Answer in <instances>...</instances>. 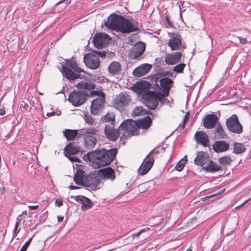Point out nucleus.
<instances>
[{
    "instance_id": "obj_1",
    "label": "nucleus",
    "mask_w": 251,
    "mask_h": 251,
    "mask_svg": "<svg viewBox=\"0 0 251 251\" xmlns=\"http://www.w3.org/2000/svg\"><path fill=\"white\" fill-rule=\"evenodd\" d=\"M104 25L109 29L122 33H129L137 31L139 29L137 22L115 14L108 17L104 22Z\"/></svg>"
},
{
    "instance_id": "obj_2",
    "label": "nucleus",
    "mask_w": 251,
    "mask_h": 251,
    "mask_svg": "<svg viewBox=\"0 0 251 251\" xmlns=\"http://www.w3.org/2000/svg\"><path fill=\"white\" fill-rule=\"evenodd\" d=\"M117 152L116 148L109 150L105 149L89 152L84 155V160H89L95 168H99L109 165L113 161Z\"/></svg>"
},
{
    "instance_id": "obj_3",
    "label": "nucleus",
    "mask_w": 251,
    "mask_h": 251,
    "mask_svg": "<svg viewBox=\"0 0 251 251\" xmlns=\"http://www.w3.org/2000/svg\"><path fill=\"white\" fill-rule=\"evenodd\" d=\"M150 126H118L115 128L114 126H105L104 133L107 138L113 142L116 141L120 135V130H127V135H137L139 133L140 128L148 129Z\"/></svg>"
},
{
    "instance_id": "obj_4",
    "label": "nucleus",
    "mask_w": 251,
    "mask_h": 251,
    "mask_svg": "<svg viewBox=\"0 0 251 251\" xmlns=\"http://www.w3.org/2000/svg\"><path fill=\"white\" fill-rule=\"evenodd\" d=\"M159 153L157 149L151 151L150 153L144 159L140 167L138 170V173L139 175L144 176L147 174L152 168L154 162V157Z\"/></svg>"
},
{
    "instance_id": "obj_5",
    "label": "nucleus",
    "mask_w": 251,
    "mask_h": 251,
    "mask_svg": "<svg viewBox=\"0 0 251 251\" xmlns=\"http://www.w3.org/2000/svg\"><path fill=\"white\" fill-rule=\"evenodd\" d=\"M143 99L146 105L151 109H155L158 104V101L164 98L158 92L148 91L143 94Z\"/></svg>"
},
{
    "instance_id": "obj_6",
    "label": "nucleus",
    "mask_w": 251,
    "mask_h": 251,
    "mask_svg": "<svg viewBox=\"0 0 251 251\" xmlns=\"http://www.w3.org/2000/svg\"><path fill=\"white\" fill-rule=\"evenodd\" d=\"M131 101V96L126 93H121L113 100V106L118 109L124 110Z\"/></svg>"
},
{
    "instance_id": "obj_7",
    "label": "nucleus",
    "mask_w": 251,
    "mask_h": 251,
    "mask_svg": "<svg viewBox=\"0 0 251 251\" xmlns=\"http://www.w3.org/2000/svg\"><path fill=\"white\" fill-rule=\"evenodd\" d=\"M159 85L156 84V85L159 89V92L163 98L167 97L169 96L171 89L173 85V80L168 77H162L159 80Z\"/></svg>"
},
{
    "instance_id": "obj_8",
    "label": "nucleus",
    "mask_w": 251,
    "mask_h": 251,
    "mask_svg": "<svg viewBox=\"0 0 251 251\" xmlns=\"http://www.w3.org/2000/svg\"><path fill=\"white\" fill-rule=\"evenodd\" d=\"M87 95L82 91H73L68 97V100L74 106H80L86 100Z\"/></svg>"
},
{
    "instance_id": "obj_9",
    "label": "nucleus",
    "mask_w": 251,
    "mask_h": 251,
    "mask_svg": "<svg viewBox=\"0 0 251 251\" xmlns=\"http://www.w3.org/2000/svg\"><path fill=\"white\" fill-rule=\"evenodd\" d=\"M168 46L173 51L183 50L186 48L180 35L172 36L168 42Z\"/></svg>"
},
{
    "instance_id": "obj_10",
    "label": "nucleus",
    "mask_w": 251,
    "mask_h": 251,
    "mask_svg": "<svg viewBox=\"0 0 251 251\" xmlns=\"http://www.w3.org/2000/svg\"><path fill=\"white\" fill-rule=\"evenodd\" d=\"M85 132V133H83V135L84 136V138L86 146L87 148H92L96 144L97 139L94 135L97 134L98 131L93 128L87 129Z\"/></svg>"
},
{
    "instance_id": "obj_11",
    "label": "nucleus",
    "mask_w": 251,
    "mask_h": 251,
    "mask_svg": "<svg viewBox=\"0 0 251 251\" xmlns=\"http://www.w3.org/2000/svg\"><path fill=\"white\" fill-rule=\"evenodd\" d=\"M83 60L86 65L91 69H97L100 66L99 58L94 53H89L85 54Z\"/></svg>"
},
{
    "instance_id": "obj_12",
    "label": "nucleus",
    "mask_w": 251,
    "mask_h": 251,
    "mask_svg": "<svg viewBox=\"0 0 251 251\" xmlns=\"http://www.w3.org/2000/svg\"><path fill=\"white\" fill-rule=\"evenodd\" d=\"M151 119L150 116L134 121L132 119H127L124 121L120 126H151Z\"/></svg>"
},
{
    "instance_id": "obj_13",
    "label": "nucleus",
    "mask_w": 251,
    "mask_h": 251,
    "mask_svg": "<svg viewBox=\"0 0 251 251\" xmlns=\"http://www.w3.org/2000/svg\"><path fill=\"white\" fill-rule=\"evenodd\" d=\"M182 57V54L179 51L167 53L164 57V62L168 65H174L179 63Z\"/></svg>"
},
{
    "instance_id": "obj_14",
    "label": "nucleus",
    "mask_w": 251,
    "mask_h": 251,
    "mask_svg": "<svg viewBox=\"0 0 251 251\" xmlns=\"http://www.w3.org/2000/svg\"><path fill=\"white\" fill-rule=\"evenodd\" d=\"M110 39L108 34L104 33H98L96 34L93 38L94 45L100 49L105 46L107 41Z\"/></svg>"
},
{
    "instance_id": "obj_15",
    "label": "nucleus",
    "mask_w": 251,
    "mask_h": 251,
    "mask_svg": "<svg viewBox=\"0 0 251 251\" xmlns=\"http://www.w3.org/2000/svg\"><path fill=\"white\" fill-rule=\"evenodd\" d=\"M98 174L102 179L104 180L113 181L116 178L115 171L110 167L100 169L98 171Z\"/></svg>"
},
{
    "instance_id": "obj_16",
    "label": "nucleus",
    "mask_w": 251,
    "mask_h": 251,
    "mask_svg": "<svg viewBox=\"0 0 251 251\" xmlns=\"http://www.w3.org/2000/svg\"><path fill=\"white\" fill-rule=\"evenodd\" d=\"M105 99L103 98L100 99H95L91 103L90 110L92 114L94 115H99L102 110L103 109L104 106Z\"/></svg>"
},
{
    "instance_id": "obj_17",
    "label": "nucleus",
    "mask_w": 251,
    "mask_h": 251,
    "mask_svg": "<svg viewBox=\"0 0 251 251\" xmlns=\"http://www.w3.org/2000/svg\"><path fill=\"white\" fill-rule=\"evenodd\" d=\"M151 69V65L143 64L136 67L133 71V75L136 77H141L147 74Z\"/></svg>"
},
{
    "instance_id": "obj_18",
    "label": "nucleus",
    "mask_w": 251,
    "mask_h": 251,
    "mask_svg": "<svg viewBox=\"0 0 251 251\" xmlns=\"http://www.w3.org/2000/svg\"><path fill=\"white\" fill-rule=\"evenodd\" d=\"M203 126H221L217 115L210 114L205 115L202 119Z\"/></svg>"
},
{
    "instance_id": "obj_19",
    "label": "nucleus",
    "mask_w": 251,
    "mask_h": 251,
    "mask_svg": "<svg viewBox=\"0 0 251 251\" xmlns=\"http://www.w3.org/2000/svg\"><path fill=\"white\" fill-rule=\"evenodd\" d=\"M208 159L209 157L205 152L203 151H199L197 152V156L194 159V164L203 168Z\"/></svg>"
},
{
    "instance_id": "obj_20",
    "label": "nucleus",
    "mask_w": 251,
    "mask_h": 251,
    "mask_svg": "<svg viewBox=\"0 0 251 251\" xmlns=\"http://www.w3.org/2000/svg\"><path fill=\"white\" fill-rule=\"evenodd\" d=\"M77 202L82 203L81 209L83 211H85L92 206V201L83 196H77L75 199Z\"/></svg>"
},
{
    "instance_id": "obj_21",
    "label": "nucleus",
    "mask_w": 251,
    "mask_h": 251,
    "mask_svg": "<svg viewBox=\"0 0 251 251\" xmlns=\"http://www.w3.org/2000/svg\"><path fill=\"white\" fill-rule=\"evenodd\" d=\"M151 84L147 81H141L136 82L134 86V90L135 92L141 93L143 92L145 93L150 91L151 87Z\"/></svg>"
},
{
    "instance_id": "obj_22",
    "label": "nucleus",
    "mask_w": 251,
    "mask_h": 251,
    "mask_svg": "<svg viewBox=\"0 0 251 251\" xmlns=\"http://www.w3.org/2000/svg\"><path fill=\"white\" fill-rule=\"evenodd\" d=\"M212 148L216 152L219 153L228 150L229 145L226 141H217L213 144Z\"/></svg>"
},
{
    "instance_id": "obj_23",
    "label": "nucleus",
    "mask_w": 251,
    "mask_h": 251,
    "mask_svg": "<svg viewBox=\"0 0 251 251\" xmlns=\"http://www.w3.org/2000/svg\"><path fill=\"white\" fill-rule=\"evenodd\" d=\"M61 72L63 76L69 80H75L79 78V75L75 73L70 68L64 65H62V69Z\"/></svg>"
},
{
    "instance_id": "obj_24",
    "label": "nucleus",
    "mask_w": 251,
    "mask_h": 251,
    "mask_svg": "<svg viewBox=\"0 0 251 251\" xmlns=\"http://www.w3.org/2000/svg\"><path fill=\"white\" fill-rule=\"evenodd\" d=\"M146 49L145 44L140 42L137 43L133 48L132 52L134 59L138 58L145 51Z\"/></svg>"
},
{
    "instance_id": "obj_25",
    "label": "nucleus",
    "mask_w": 251,
    "mask_h": 251,
    "mask_svg": "<svg viewBox=\"0 0 251 251\" xmlns=\"http://www.w3.org/2000/svg\"><path fill=\"white\" fill-rule=\"evenodd\" d=\"M195 136L198 142L201 143L204 147L208 146L209 140L206 133L203 131H198L195 133Z\"/></svg>"
},
{
    "instance_id": "obj_26",
    "label": "nucleus",
    "mask_w": 251,
    "mask_h": 251,
    "mask_svg": "<svg viewBox=\"0 0 251 251\" xmlns=\"http://www.w3.org/2000/svg\"><path fill=\"white\" fill-rule=\"evenodd\" d=\"M203 170L209 172H216L222 170V167L218 164L208 159Z\"/></svg>"
},
{
    "instance_id": "obj_27",
    "label": "nucleus",
    "mask_w": 251,
    "mask_h": 251,
    "mask_svg": "<svg viewBox=\"0 0 251 251\" xmlns=\"http://www.w3.org/2000/svg\"><path fill=\"white\" fill-rule=\"evenodd\" d=\"M65 152L67 155H74L79 151V148L75 143H69L64 149Z\"/></svg>"
},
{
    "instance_id": "obj_28",
    "label": "nucleus",
    "mask_w": 251,
    "mask_h": 251,
    "mask_svg": "<svg viewBox=\"0 0 251 251\" xmlns=\"http://www.w3.org/2000/svg\"><path fill=\"white\" fill-rule=\"evenodd\" d=\"M108 71L112 75L119 74L121 71V65L120 63L113 61L108 66Z\"/></svg>"
},
{
    "instance_id": "obj_29",
    "label": "nucleus",
    "mask_w": 251,
    "mask_h": 251,
    "mask_svg": "<svg viewBox=\"0 0 251 251\" xmlns=\"http://www.w3.org/2000/svg\"><path fill=\"white\" fill-rule=\"evenodd\" d=\"M86 179L87 185L89 186L97 187L100 183V180L96 174H90L87 177Z\"/></svg>"
},
{
    "instance_id": "obj_30",
    "label": "nucleus",
    "mask_w": 251,
    "mask_h": 251,
    "mask_svg": "<svg viewBox=\"0 0 251 251\" xmlns=\"http://www.w3.org/2000/svg\"><path fill=\"white\" fill-rule=\"evenodd\" d=\"M76 86L79 89L88 91H91L95 88V84L91 81L85 82L83 81L80 82L77 84Z\"/></svg>"
},
{
    "instance_id": "obj_31",
    "label": "nucleus",
    "mask_w": 251,
    "mask_h": 251,
    "mask_svg": "<svg viewBox=\"0 0 251 251\" xmlns=\"http://www.w3.org/2000/svg\"><path fill=\"white\" fill-rule=\"evenodd\" d=\"M63 134L68 140H74L78 134L77 130L66 129L63 131Z\"/></svg>"
},
{
    "instance_id": "obj_32",
    "label": "nucleus",
    "mask_w": 251,
    "mask_h": 251,
    "mask_svg": "<svg viewBox=\"0 0 251 251\" xmlns=\"http://www.w3.org/2000/svg\"><path fill=\"white\" fill-rule=\"evenodd\" d=\"M226 126H242L239 121L238 116L234 114L229 117L226 121Z\"/></svg>"
},
{
    "instance_id": "obj_33",
    "label": "nucleus",
    "mask_w": 251,
    "mask_h": 251,
    "mask_svg": "<svg viewBox=\"0 0 251 251\" xmlns=\"http://www.w3.org/2000/svg\"><path fill=\"white\" fill-rule=\"evenodd\" d=\"M67 65L76 73L84 72V71L78 66L75 59L73 58L67 62Z\"/></svg>"
},
{
    "instance_id": "obj_34",
    "label": "nucleus",
    "mask_w": 251,
    "mask_h": 251,
    "mask_svg": "<svg viewBox=\"0 0 251 251\" xmlns=\"http://www.w3.org/2000/svg\"><path fill=\"white\" fill-rule=\"evenodd\" d=\"M102 122L109 123L114 125L115 123V116L114 113H107L101 119Z\"/></svg>"
},
{
    "instance_id": "obj_35",
    "label": "nucleus",
    "mask_w": 251,
    "mask_h": 251,
    "mask_svg": "<svg viewBox=\"0 0 251 251\" xmlns=\"http://www.w3.org/2000/svg\"><path fill=\"white\" fill-rule=\"evenodd\" d=\"M246 150V148L243 143L235 142L234 144L233 152L235 154H241Z\"/></svg>"
},
{
    "instance_id": "obj_36",
    "label": "nucleus",
    "mask_w": 251,
    "mask_h": 251,
    "mask_svg": "<svg viewBox=\"0 0 251 251\" xmlns=\"http://www.w3.org/2000/svg\"><path fill=\"white\" fill-rule=\"evenodd\" d=\"M74 180L76 184H82L84 180V172L82 171H77L74 176Z\"/></svg>"
},
{
    "instance_id": "obj_37",
    "label": "nucleus",
    "mask_w": 251,
    "mask_h": 251,
    "mask_svg": "<svg viewBox=\"0 0 251 251\" xmlns=\"http://www.w3.org/2000/svg\"><path fill=\"white\" fill-rule=\"evenodd\" d=\"M218 161L223 166H229L231 164L232 160L230 156L225 155L218 158Z\"/></svg>"
},
{
    "instance_id": "obj_38",
    "label": "nucleus",
    "mask_w": 251,
    "mask_h": 251,
    "mask_svg": "<svg viewBox=\"0 0 251 251\" xmlns=\"http://www.w3.org/2000/svg\"><path fill=\"white\" fill-rule=\"evenodd\" d=\"M186 66V64L184 63H179L175 67H174L173 69V71L176 73H182L183 72L184 69Z\"/></svg>"
},
{
    "instance_id": "obj_39",
    "label": "nucleus",
    "mask_w": 251,
    "mask_h": 251,
    "mask_svg": "<svg viewBox=\"0 0 251 251\" xmlns=\"http://www.w3.org/2000/svg\"><path fill=\"white\" fill-rule=\"evenodd\" d=\"M84 119L86 123L89 125H93L95 124V119L88 113L84 114Z\"/></svg>"
},
{
    "instance_id": "obj_40",
    "label": "nucleus",
    "mask_w": 251,
    "mask_h": 251,
    "mask_svg": "<svg viewBox=\"0 0 251 251\" xmlns=\"http://www.w3.org/2000/svg\"><path fill=\"white\" fill-rule=\"evenodd\" d=\"M144 114V109L142 106H137L132 111V115L134 117L139 116Z\"/></svg>"
},
{
    "instance_id": "obj_41",
    "label": "nucleus",
    "mask_w": 251,
    "mask_h": 251,
    "mask_svg": "<svg viewBox=\"0 0 251 251\" xmlns=\"http://www.w3.org/2000/svg\"><path fill=\"white\" fill-rule=\"evenodd\" d=\"M187 161V160H184V159L180 160L176 166V169L177 171L180 172L182 170L185 166V164Z\"/></svg>"
},
{
    "instance_id": "obj_42",
    "label": "nucleus",
    "mask_w": 251,
    "mask_h": 251,
    "mask_svg": "<svg viewBox=\"0 0 251 251\" xmlns=\"http://www.w3.org/2000/svg\"><path fill=\"white\" fill-rule=\"evenodd\" d=\"M91 96H98L99 97L97 99H105V94L103 92L100 91L96 90L93 91L91 92Z\"/></svg>"
},
{
    "instance_id": "obj_43",
    "label": "nucleus",
    "mask_w": 251,
    "mask_h": 251,
    "mask_svg": "<svg viewBox=\"0 0 251 251\" xmlns=\"http://www.w3.org/2000/svg\"><path fill=\"white\" fill-rule=\"evenodd\" d=\"M229 130L235 133H240L243 131V126H227Z\"/></svg>"
},
{
    "instance_id": "obj_44",
    "label": "nucleus",
    "mask_w": 251,
    "mask_h": 251,
    "mask_svg": "<svg viewBox=\"0 0 251 251\" xmlns=\"http://www.w3.org/2000/svg\"><path fill=\"white\" fill-rule=\"evenodd\" d=\"M216 131L220 136V138H224L226 135L224 130L222 128V126H217Z\"/></svg>"
},
{
    "instance_id": "obj_45",
    "label": "nucleus",
    "mask_w": 251,
    "mask_h": 251,
    "mask_svg": "<svg viewBox=\"0 0 251 251\" xmlns=\"http://www.w3.org/2000/svg\"><path fill=\"white\" fill-rule=\"evenodd\" d=\"M32 238H30L25 243L23 246L20 251H26L27 248L29 247Z\"/></svg>"
},
{
    "instance_id": "obj_46",
    "label": "nucleus",
    "mask_w": 251,
    "mask_h": 251,
    "mask_svg": "<svg viewBox=\"0 0 251 251\" xmlns=\"http://www.w3.org/2000/svg\"><path fill=\"white\" fill-rule=\"evenodd\" d=\"M150 230V228L149 227L142 229L141 230H140L137 233L132 234V237L134 238L135 237H139L142 233L146 232L147 231H149Z\"/></svg>"
},
{
    "instance_id": "obj_47",
    "label": "nucleus",
    "mask_w": 251,
    "mask_h": 251,
    "mask_svg": "<svg viewBox=\"0 0 251 251\" xmlns=\"http://www.w3.org/2000/svg\"><path fill=\"white\" fill-rule=\"evenodd\" d=\"M190 112L189 111H188L186 113L184 117V118L183 119V121H182V126H185L186 123H187V122L188 121V120H189V118H190Z\"/></svg>"
},
{
    "instance_id": "obj_48",
    "label": "nucleus",
    "mask_w": 251,
    "mask_h": 251,
    "mask_svg": "<svg viewBox=\"0 0 251 251\" xmlns=\"http://www.w3.org/2000/svg\"><path fill=\"white\" fill-rule=\"evenodd\" d=\"M18 226H19V222H17L15 224V227H14V235H13V236H14V237H16L17 236V235L18 234V233L20 231V230L18 229Z\"/></svg>"
},
{
    "instance_id": "obj_49",
    "label": "nucleus",
    "mask_w": 251,
    "mask_h": 251,
    "mask_svg": "<svg viewBox=\"0 0 251 251\" xmlns=\"http://www.w3.org/2000/svg\"><path fill=\"white\" fill-rule=\"evenodd\" d=\"M240 44L245 45L248 43V40L246 37L243 38L241 37H238Z\"/></svg>"
},
{
    "instance_id": "obj_50",
    "label": "nucleus",
    "mask_w": 251,
    "mask_h": 251,
    "mask_svg": "<svg viewBox=\"0 0 251 251\" xmlns=\"http://www.w3.org/2000/svg\"><path fill=\"white\" fill-rule=\"evenodd\" d=\"M55 204L57 206H61L63 204L62 200L61 199H57L55 200Z\"/></svg>"
},
{
    "instance_id": "obj_51",
    "label": "nucleus",
    "mask_w": 251,
    "mask_h": 251,
    "mask_svg": "<svg viewBox=\"0 0 251 251\" xmlns=\"http://www.w3.org/2000/svg\"><path fill=\"white\" fill-rule=\"evenodd\" d=\"M251 200V198H249V199H248L247 200H246L243 203H242L240 205L235 207V209H237V210L239 209L240 208L242 207L246 203L248 202Z\"/></svg>"
},
{
    "instance_id": "obj_52",
    "label": "nucleus",
    "mask_w": 251,
    "mask_h": 251,
    "mask_svg": "<svg viewBox=\"0 0 251 251\" xmlns=\"http://www.w3.org/2000/svg\"><path fill=\"white\" fill-rule=\"evenodd\" d=\"M21 106L25 111L27 110L28 108L29 105L27 103H25L24 101H22L21 103Z\"/></svg>"
},
{
    "instance_id": "obj_53",
    "label": "nucleus",
    "mask_w": 251,
    "mask_h": 251,
    "mask_svg": "<svg viewBox=\"0 0 251 251\" xmlns=\"http://www.w3.org/2000/svg\"><path fill=\"white\" fill-rule=\"evenodd\" d=\"M70 159L71 161H72L73 162H79L80 161L79 159L76 157H73L70 158Z\"/></svg>"
},
{
    "instance_id": "obj_54",
    "label": "nucleus",
    "mask_w": 251,
    "mask_h": 251,
    "mask_svg": "<svg viewBox=\"0 0 251 251\" xmlns=\"http://www.w3.org/2000/svg\"><path fill=\"white\" fill-rule=\"evenodd\" d=\"M39 206L38 205H33V206H28V208L29 210H35L38 208Z\"/></svg>"
},
{
    "instance_id": "obj_55",
    "label": "nucleus",
    "mask_w": 251,
    "mask_h": 251,
    "mask_svg": "<svg viewBox=\"0 0 251 251\" xmlns=\"http://www.w3.org/2000/svg\"><path fill=\"white\" fill-rule=\"evenodd\" d=\"M55 112L53 111V112H48V113H47V116L48 117H51V116L55 115Z\"/></svg>"
},
{
    "instance_id": "obj_56",
    "label": "nucleus",
    "mask_w": 251,
    "mask_h": 251,
    "mask_svg": "<svg viewBox=\"0 0 251 251\" xmlns=\"http://www.w3.org/2000/svg\"><path fill=\"white\" fill-rule=\"evenodd\" d=\"M5 113V112L3 109H0V115H3Z\"/></svg>"
},
{
    "instance_id": "obj_57",
    "label": "nucleus",
    "mask_w": 251,
    "mask_h": 251,
    "mask_svg": "<svg viewBox=\"0 0 251 251\" xmlns=\"http://www.w3.org/2000/svg\"><path fill=\"white\" fill-rule=\"evenodd\" d=\"M4 190H5V189H4V187H0V193L1 194H3L4 193Z\"/></svg>"
},
{
    "instance_id": "obj_58",
    "label": "nucleus",
    "mask_w": 251,
    "mask_h": 251,
    "mask_svg": "<svg viewBox=\"0 0 251 251\" xmlns=\"http://www.w3.org/2000/svg\"><path fill=\"white\" fill-rule=\"evenodd\" d=\"M63 217H61V216H58L57 217V219H58V221L59 222H61L63 221Z\"/></svg>"
},
{
    "instance_id": "obj_59",
    "label": "nucleus",
    "mask_w": 251,
    "mask_h": 251,
    "mask_svg": "<svg viewBox=\"0 0 251 251\" xmlns=\"http://www.w3.org/2000/svg\"><path fill=\"white\" fill-rule=\"evenodd\" d=\"M70 188H71V189H77L78 187H76V186H73V185H71L70 186Z\"/></svg>"
},
{
    "instance_id": "obj_60",
    "label": "nucleus",
    "mask_w": 251,
    "mask_h": 251,
    "mask_svg": "<svg viewBox=\"0 0 251 251\" xmlns=\"http://www.w3.org/2000/svg\"><path fill=\"white\" fill-rule=\"evenodd\" d=\"M166 75H169V76H172V73L171 72H166Z\"/></svg>"
},
{
    "instance_id": "obj_61",
    "label": "nucleus",
    "mask_w": 251,
    "mask_h": 251,
    "mask_svg": "<svg viewBox=\"0 0 251 251\" xmlns=\"http://www.w3.org/2000/svg\"><path fill=\"white\" fill-rule=\"evenodd\" d=\"M12 163L13 166H15V165L16 163V160L15 159H13Z\"/></svg>"
},
{
    "instance_id": "obj_62",
    "label": "nucleus",
    "mask_w": 251,
    "mask_h": 251,
    "mask_svg": "<svg viewBox=\"0 0 251 251\" xmlns=\"http://www.w3.org/2000/svg\"><path fill=\"white\" fill-rule=\"evenodd\" d=\"M65 0H62L61 1H58V2L56 3V5H58L61 3H62Z\"/></svg>"
},
{
    "instance_id": "obj_63",
    "label": "nucleus",
    "mask_w": 251,
    "mask_h": 251,
    "mask_svg": "<svg viewBox=\"0 0 251 251\" xmlns=\"http://www.w3.org/2000/svg\"><path fill=\"white\" fill-rule=\"evenodd\" d=\"M166 20L167 21V23L169 24V18L167 16L166 17Z\"/></svg>"
},
{
    "instance_id": "obj_64",
    "label": "nucleus",
    "mask_w": 251,
    "mask_h": 251,
    "mask_svg": "<svg viewBox=\"0 0 251 251\" xmlns=\"http://www.w3.org/2000/svg\"><path fill=\"white\" fill-rule=\"evenodd\" d=\"M186 251H192L191 249H189L187 250Z\"/></svg>"
}]
</instances>
